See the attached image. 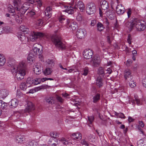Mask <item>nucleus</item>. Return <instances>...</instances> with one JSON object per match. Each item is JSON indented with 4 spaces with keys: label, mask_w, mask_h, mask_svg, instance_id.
<instances>
[{
    "label": "nucleus",
    "mask_w": 146,
    "mask_h": 146,
    "mask_svg": "<svg viewBox=\"0 0 146 146\" xmlns=\"http://www.w3.org/2000/svg\"><path fill=\"white\" fill-rule=\"evenodd\" d=\"M101 6L102 9L104 10L107 9L109 7L108 3L105 1H102Z\"/></svg>",
    "instance_id": "a878e982"
},
{
    "label": "nucleus",
    "mask_w": 146,
    "mask_h": 146,
    "mask_svg": "<svg viewBox=\"0 0 146 146\" xmlns=\"http://www.w3.org/2000/svg\"><path fill=\"white\" fill-rule=\"evenodd\" d=\"M19 39L23 43H25L27 41V38L25 34L23 33H19L17 35Z\"/></svg>",
    "instance_id": "6ab92c4d"
},
{
    "label": "nucleus",
    "mask_w": 146,
    "mask_h": 146,
    "mask_svg": "<svg viewBox=\"0 0 146 146\" xmlns=\"http://www.w3.org/2000/svg\"><path fill=\"white\" fill-rule=\"evenodd\" d=\"M96 83L97 85L100 88L103 85V80L101 77L98 76L97 78Z\"/></svg>",
    "instance_id": "b1692460"
},
{
    "label": "nucleus",
    "mask_w": 146,
    "mask_h": 146,
    "mask_svg": "<svg viewBox=\"0 0 146 146\" xmlns=\"http://www.w3.org/2000/svg\"><path fill=\"white\" fill-rule=\"evenodd\" d=\"M30 1V3L31 4H35L36 3V2L38 4V6L39 7H40L42 5V3L41 2V0H36V1L35 0H33V1H31L30 0V1Z\"/></svg>",
    "instance_id": "58836bf2"
},
{
    "label": "nucleus",
    "mask_w": 146,
    "mask_h": 146,
    "mask_svg": "<svg viewBox=\"0 0 146 146\" xmlns=\"http://www.w3.org/2000/svg\"><path fill=\"white\" fill-rule=\"evenodd\" d=\"M36 56L33 53L30 52L28 55L27 60L30 62H33L34 59V57Z\"/></svg>",
    "instance_id": "c85d7f7f"
},
{
    "label": "nucleus",
    "mask_w": 146,
    "mask_h": 146,
    "mask_svg": "<svg viewBox=\"0 0 146 146\" xmlns=\"http://www.w3.org/2000/svg\"><path fill=\"white\" fill-rule=\"evenodd\" d=\"M88 68H84L83 70V72L82 73V75L85 76H86L88 73Z\"/></svg>",
    "instance_id": "a19ab883"
},
{
    "label": "nucleus",
    "mask_w": 146,
    "mask_h": 146,
    "mask_svg": "<svg viewBox=\"0 0 146 146\" xmlns=\"http://www.w3.org/2000/svg\"><path fill=\"white\" fill-rule=\"evenodd\" d=\"M51 40L56 48L61 50L66 49L65 44L62 42L61 38L57 34L53 35L52 36Z\"/></svg>",
    "instance_id": "20e7f679"
},
{
    "label": "nucleus",
    "mask_w": 146,
    "mask_h": 146,
    "mask_svg": "<svg viewBox=\"0 0 146 146\" xmlns=\"http://www.w3.org/2000/svg\"><path fill=\"white\" fill-rule=\"evenodd\" d=\"M46 102L49 104H52L55 103L54 98L52 97H49L46 100Z\"/></svg>",
    "instance_id": "c756f323"
},
{
    "label": "nucleus",
    "mask_w": 146,
    "mask_h": 146,
    "mask_svg": "<svg viewBox=\"0 0 146 146\" xmlns=\"http://www.w3.org/2000/svg\"><path fill=\"white\" fill-rule=\"evenodd\" d=\"M124 76L126 80L129 81L131 80L132 78L131 71L129 69H126L124 71Z\"/></svg>",
    "instance_id": "2eb2a0df"
},
{
    "label": "nucleus",
    "mask_w": 146,
    "mask_h": 146,
    "mask_svg": "<svg viewBox=\"0 0 146 146\" xmlns=\"http://www.w3.org/2000/svg\"><path fill=\"white\" fill-rule=\"evenodd\" d=\"M127 25L130 28L131 30L135 29L137 30L141 31L144 30L146 27L145 22L142 20H134L133 22L127 23Z\"/></svg>",
    "instance_id": "f03ea898"
},
{
    "label": "nucleus",
    "mask_w": 146,
    "mask_h": 146,
    "mask_svg": "<svg viewBox=\"0 0 146 146\" xmlns=\"http://www.w3.org/2000/svg\"><path fill=\"white\" fill-rule=\"evenodd\" d=\"M71 138L74 140L80 139H82V134L79 133H73L71 136Z\"/></svg>",
    "instance_id": "4be33fe9"
},
{
    "label": "nucleus",
    "mask_w": 146,
    "mask_h": 146,
    "mask_svg": "<svg viewBox=\"0 0 146 146\" xmlns=\"http://www.w3.org/2000/svg\"><path fill=\"white\" fill-rule=\"evenodd\" d=\"M138 67V65L137 64H135L134 65H133L132 67V68L134 70H136Z\"/></svg>",
    "instance_id": "69168bd1"
},
{
    "label": "nucleus",
    "mask_w": 146,
    "mask_h": 146,
    "mask_svg": "<svg viewBox=\"0 0 146 146\" xmlns=\"http://www.w3.org/2000/svg\"><path fill=\"white\" fill-rule=\"evenodd\" d=\"M9 94V91L6 89H2L0 90V97L5 98Z\"/></svg>",
    "instance_id": "aec40b11"
},
{
    "label": "nucleus",
    "mask_w": 146,
    "mask_h": 146,
    "mask_svg": "<svg viewBox=\"0 0 146 146\" xmlns=\"http://www.w3.org/2000/svg\"><path fill=\"white\" fill-rule=\"evenodd\" d=\"M132 63V61L130 59H128L126 62V64L127 66H129Z\"/></svg>",
    "instance_id": "5fc2aeb1"
},
{
    "label": "nucleus",
    "mask_w": 146,
    "mask_h": 146,
    "mask_svg": "<svg viewBox=\"0 0 146 146\" xmlns=\"http://www.w3.org/2000/svg\"><path fill=\"white\" fill-rule=\"evenodd\" d=\"M134 99L132 98H130L129 100V102L130 104L131 103L133 104L135 103L137 105H141L142 104V100L139 99L137 96L135 95L134 96Z\"/></svg>",
    "instance_id": "9b49d317"
},
{
    "label": "nucleus",
    "mask_w": 146,
    "mask_h": 146,
    "mask_svg": "<svg viewBox=\"0 0 146 146\" xmlns=\"http://www.w3.org/2000/svg\"><path fill=\"white\" fill-rule=\"evenodd\" d=\"M88 121L90 124H91L94 119V117L93 116L88 117Z\"/></svg>",
    "instance_id": "09e8293b"
},
{
    "label": "nucleus",
    "mask_w": 146,
    "mask_h": 146,
    "mask_svg": "<svg viewBox=\"0 0 146 146\" xmlns=\"http://www.w3.org/2000/svg\"><path fill=\"white\" fill-rule=\"evenodd\" d=\"M101 62L100 57L97 55H95L92 59L91 63L94 66L97 67L100 65Z\"/></svg>",
    "instance_id": "9d476101"
},
{
    "label": "nucleus",
    "mask_w": 146,
    "mask_h": 146,
    "mask_svg": "<svg viewBox=\"0 0 146 146\" xmlns=\"http://www.w3.org/2000/svg\"><path fill=\"white\" fill-rule=\"evenodd\" d=\"M100 95L99 93H96L93 97V102L96 103L98 102L100 99Z\"/></svg>",
    "instance_id": "cd10ccee"
},
{
    "label": "nucleus",
    "mask_w": 146,
    "mask_h": 146,
    "mask_svg": "<svg viewBox=\"0 0 146 146\" xmlns=\"http://www.w3.org/2000/svg\"><path fill=\"white\" fill-rule=\"evenodd\" d=\"M81 143L82 145H84L86 146H88V144L87 143V142L84 139L82 140L81 141Z\"/></svg>",
    "instance_id": "3c124183"
},
{
    "label": "nucleus",
    "mask_w": 146,
    "mask_h": 146,
    "mask_svg": "<svg viewBox=\"0 0 146 146\" xmlns=\"http://www.w3.org/2000/svg\"><path fill=\"white\" fill-rule=\"evenodd\" d=\"M34 108L32 103L31 102H29L27 103V106L26 107L25 111L26 112H29L34 110Z\"/></svg>",
    "instance_id": "412c9836"
},
{
    "label": "nucleus",
    "mask_w": 146,
    "mask_h": 146,
    "mask_svg": "<svg viewBox=\"0 0 146 146\" xmlns=\"http://www.w3.org/2000/svg\"><path fill=\"white\" fill-rule=\"evenodd\" d=\"M142 83L143 86L146 88V78L143 79Z\"/></svg>",
    "instance_id": "4d7b16f0"
},
{
    "label": "nucleus",
    "mask_w": 146,
    "mask_h": 146,
    "mask_svg": "<svg viewBox=\"0 0 146 146\" xmlns=\"http://www.w3.org/2000/svg\"><path fill=\"white\" fill-rule=\"evenodd\" d=\"M106 14L107 16H108L109 15H110L113 14V11L111 10H108V11L106 12Z\"/></svg>",
    "instance_id": "6e6d98bb"
},
{
    "label": "nucleus",
    "mask_w": 146,
    "mask_h": 146,
    "mask_svg": "<svg viewBox=\"0 0 146 146\" xmlns=\"http://www.w3.org/2000/svg\"><path fill=\"white\" fill-rule=\"evenodd\" d=\"M8 10L9 12H11L12 13H13V14H14V13H15L14 10L12 8H11L10 7H8Z\"/></svg>",
    "instance_id": "bf43d9fd"
},
{
    "label": "nucleus",
    "mask_w": 146,
    "mask_h": 146,
    "mask_svg": "<svg viewBox=\"0 0 146 146\" xmlns=\"http://www.w3.org/2000/svg\"><path fill=\"white\" fill-rule=\"evenodd\" d=\"M9 104H10L12 108H15L18 105V100L16 99H12L9 102Z\"/></svg>",
    "instance_id": "5701e85b"
},
{
    "label": "nucleus",
    "mask_w": 146,
    "mask_h": 146,
    "mask_svg": "<svg viewBox=\"0 0 146 146\" xmlns=\"http://www.w3.org/2000/svg\"><path fill=\"white\" fill-rule=\"evenodd\" d=\"M137 146H146L144 141L141 139H140L137 142Z\"/></svg>",
    "instance_id": "c9c22d12"
},
{
    "label": "nucleus",
    "mask_w": 146,
    "mask_h": 146,
    "mask_svg": "<svg viewBox=\"0 0 146 146\" xmlns=\"http://www.w3.org/2000/svg\"><path fill=\"white\" fill-rule=\"evenodd\" d=\"M9 64L8 66L11 67L12 72L16 73L15 76L18 80H21L24 78L25 74V65L23 62L19 64Z\"/></svg>",
    "instance_id": "f257e3e1"
},
{
    "label": "nucleus",
    "mask_w": 146,
    "mask_h": 146,
    "mask_svg": "<svg viewBox=\"0 0 146 146\" xmlns=\"http://www.w3.org/2000/svg\"><path fill=\"white\" fill-rule=\"evenodd\" d=\"M86 11L87 13L89 15L92 14L96 11V7L93 3H90L87 4Z\"/></svg>",
    "instance_id": "6e6552de"
},
{
    "label": "nucleus",
    "mask_w": 146,
    "mask_h": 146,
    "mask_svg": "<svg viewBox=\"0 0 146 146\" xmlns=\"http://www.w3.org/2000/svg\"><path fill=\"white\" fill-rule=\"evenodd\" d=\"M20 29L22 31L24 32H26V33L28 30V29L24 25L21 26L20 27Z\"/></svg>",
    "instance_id": "ea45409f"
},
{
    "label": "nucleus",
    "mask_w": 146,
    "mask_h": 146,
    "mask_svg": "<svg viewBox=\"0 0 146 146\" xmlns=\"http://www.w3.org/2000/svg\"><path fill=\"white\" fill-rule=\"evenodd\" d=\"M51 69L49 68H46L44 71L43 73L44 75H46L50 74L52 72Z\"/></svg>",
    "instance_id": "72a5a7b5"
},
{
    "label": "nucleus",
    "mask_w": 146,
    "mask_h": 146,
    "mask_svg": "<svg viewBox=\"0 0 146 146\" xmlns=\"http://www.w3.org/2000/svg\"><path fill=\"white\" fill-rule=\"evenodd\" d=\"M116 10L118 14H123L125 11L124 6L121 4L118 5L116 7Z\"/></svg>",
    "instance_id": "dca6fc26"
},
{
    "label": "nucleus",
    "mask_w": 146,
    "mask_h": 146,
    "mask_svg": "<svg viewBox=\"0 0 146 146\" xmlns=\"http://www.w3.org/2000/svg\"><path fill=\"white\" fill-rule=\"evenodd\" d=\"M127 13L128 18H129L131 13V9H127Z\"/></svg>",
    "instance_id": "8fccbe9b"
},
{
    "label": "nucleus",
    "mask_w": 146,
    "mask_h": 146,
    "mask_svg": "<svg viewBox=\"0 0 146 146\" xmlns=\"http://www.w3.org/2000/svg\"><path fill=\"white\" fill-rule=\"evenodd\" d=\"M51 136L54 138L57 137L58 136V133L56 132H51L50 133Z\"/></svg>",
    "instance_id": "c03bdc74"
},
{
    "label": "nucleus",
    "mask_w": 146,
    "mask_h": 146,
    "mask_svg": "<svg viewBox=\"0 0 146 146\" xmlns=\"http://www.w3.org/2000/svg\"><path fill=\"white\" fill-rule=\"evenodd\" d=\"M76 20L79 22H81L83 20V19L80 13H78L76 17Z\"/></svg>",
    "instance_id": "473e14b6"
},
{
    "label": "nucleus",
    "mask_w": 146,
    "mask_h": 146,
    "mask_svg": "<svg viewBox=\"0 0 146 146\" xmlns=\"http://www.w3.org/2000/svg\"><path fill=\"white\" fill-rule=\"evenodd\" d=\"M13 4L14 8L17 11H21L25 13L27 9V8L23 6H22L21 7V0H14Z\"/></svg>",
    "instance_id": "423d86ee"
},
{
    "label": "nucleus",
    "mask_w": 146,
    "mask_h": 146,
    "mask_svg": "<svg viewBox=\"0 0 146 146\" xmlns=\"http://www.w3.org/2000/svg\"><path fill=\"white\" fill-rule=\"evenodd\" d=\"M129 85L131 88H133L136 86L135 82L133 81H131L129 82Z\"/></svg>",
    "instance_id": "de8ad7c7"
},
{
    "label": "nucleus",
    "mask_w": 146,
    "mask_h": 146,
    "mask_svg": "<svg viewBox=\"0 0 146 146\" xmlns=\"http://www.w3.org/2000/svg\"><path fill=\"white\" fill-rule=\"evenodd\" d=\"M41 66L40 63H37L36 65L33 66V71L36 74H39L41 72Z\"/></svg>",
    "instance_id": "f3484780"
},
{
    "label": "nucleus",
    "mask_w": 146,
    "mask_h": 146,
    "mask_svg": "<svg viewBox=\"0 0 146 146\" xmlns=\"http://www.w3.org/2000/svg\"><path fill=\"white\" fill-rule=\"evenodd\" d=\"M97 29L98 31H102L105 28L103 25L100 22L98 23L96 25Z\"/></svg>",
    "instance_id": "393cba45"
},
{
    "label": "nucleus",
    "mask_w": 146,
    "mask_h": 146,
    "mask_svg": "<svg viewBox=\"0 0 146 146\" xmlns=\"http://www.w3.org/2000/svg\"><path fill=\"white\" fill-rule=\"evenodd\" d=\"M15 140L17 143L20 144L24 143L25 141V136L21 134L16 135Z\"/></svg>",
    "instance_id": "f8f14e48"
},
{
    "label": "nucleus",
    "mask_w": 146,
    "mask_h": 146,
    "mask_svg": "<svg viewBox=\"0 0 146 146\" xmlns=\"http://www.w3.org/2000/svg\"><path fill=\"white\" fill-rule=\"evenodd\" d=\"M98 72L99 74L103 75L104 74V68L102 67H100L98 70Z\"/></svg>",
    "instance_id": "37998d69"
},
{
    "label": "nucleus",
    "mask_w": 146,
    "mask_h": 146,
    "mask_svg": "<svg viewBox=\"0 0 146 146\" xmlns=\"http://www.w3.org/2000/svg\"><path fill=\"white\" fill-rule=\"evenodd\" d=\"M65 19V18L64 15H61L59 17V21L61 23H62L63 21Z\"/></svg>",
    "instance_id": "a18cd8bd"
},
{
    "label": "nucleus",
    "mask_w": 146,
    "mask_h": 146,
    "mask_svg": "<svg viewBox=\"0 0 146 146\" xmlns=\"http://www.w3.org/2000/svg\"><path fill=\"white\" fill-rule=\"evenodd\" d=\"M93 51L91 49H85L83 52V55L85 58L90 59L93 55Z\"/></svg>",
    "instance_id": "ddd939ff"
},
{
    "label": "nucleus",
    "mask_w": 146,
    "mask_h": 146,
    "mask_svg": "<svg viewBox=\"0 0 146 146\" xmlns=\"http://www.w3.org/2000/svg\"><path fill=\"white\" fill-rule=\"evenodd\" d=\"M139 125L142 127H143L144 125L143 122L142 121L139 122Z\"/></svg>",
    "instance_id": "338daca9"
},
{
    "label": "nucleus",
    "mask_w": 146,
    "mask_h": 146,
    "mask_svg": "<svg viewBox=\"0 0 146 146\" xmlns=\"http://www.w3.org/2000/svg\"><path fill=\"white\" fill-rule=\"evenodd\" d=\"M6 62V59L3 55L0 54V66H3Z\"/></svg>",
    "instance_id": "bb28decb"
},
{
    "label": "nucleus",
    "mask_w": 146,
    "mask_h": 146,
    "mask_svg": "<svg viewBox=\"0 0 146 146\" xmlns=\"http://www.w3.org/2000/svg\"><path fill=\"white\" fill-rule=\"evenodd\" d=\"M44 35V34L41 32H33L29 37V39L32 41L34 42L38 38L42 37Z\"/></svg>",
    "instance_id": "0eeeda50"
},
{
    "label": "nucleus",
    "mask_w": 146,
    "mask_h": 146,
    "mask_svg": "<svg viewBox=\"0 0 146 146\" xmlns=\"http://www.w3.org/2000/svg\"><path fill=\"white\" fill-rule=\"evenodd\" d=\"M43 22L41 19H38L35 23V25L36 26H41L43 24Z\"/></svg>",
    "instance_id": "4c0bfd02"
},
{
    "label": "nucleus",
    "mask_w": 146,
    "mask_h": 146,
    "mask_svg": "<svg viewBox=\"0 0 146 146\" xmlns=\"http://www.w3.org/2000/svg\"><path fill=\"white\" fill-rule=\"evenodd\" d=\"M86 34V31L84 29H79L76 33L77 37L80 39L83 38Z\"/></svg>",
    "instance_id": "4468645a"
},
{
    "label": "nucleus",
    "mask_w": 146,
    "mask_h": 146,
    "mask_svg": "<svg viewBox=\"0 0 146 146\" xmlns=\"http://www.w3.org/2000/svg\"><path fill=\"white\" fill-rule=\"evenodd\" d=\"M3 101L2 100H0V108H5V106H3Z\"/></svg>",
    "instance_id": "e2e57ef3"
},
{
    "label": "nucleus",
    "mask_w": 146,
    "mask_h": 146,
    "mask_svg": "<svg viewBox=\"0 0 146 146\" xmlns=\"http://www.w3.org/2000/svg\"><path fill=\"white\" fill-rule=\"evenodd\" d=\"M62 95L64 97H67L69 96V95L66 93H63L62 94Z\"/></svg>",
    "instance_id": "774afa93"
},
{
    "label": "nucleus",
    "mask_w": 146,
    "mask_h": 146,
    "mask_svg": "<svg viewBox=\"0 0 146 146\" xmlns=\"http://www.w3.org/2000/svg\"><path fill=\"white\" fill-rule=\"evenodd\" d=\"M56 141V143H53L51 144V146H56L58 144L57 140V139L54 140L53 138L50 139L49 141H48V143L49 144H51V142H53V141Z\"/></svg>",
    "instance_id": "f704fd0d"
},
{
    "label": "nucleus",
    "mask_w": 146,
    "mask_h": 146,
    "mask_svg": "<svg viewBox=\"0 0 146 146\" xmlns=\"http://www.w3.org/2000/svg\"><path fill=\"white\" fill-rule=\"evenodd\" d=\"M40 45L38 44H34L33 47V49L31 52L33 53L35 55H38L39 56L38 57L40 59L41 61H43V57L41 54L42 53V50H40V47H41Z\"/></svg>",
    "instance_id": "39448f33"
},
{
    "label": "nucleus",
    "mask_w": 146,
    "mask_h": 146,
    "mask_svg": "<svg viewBox=\"0 0 146 146\" xmlns=\"http://www.w3.org/2000/svg\"><path fill=\"white\" fill-rule=\"evenodd\" d=\"M63 6L64 8L66 9L64 10H63V11H65L69 14L71 15L73 14L74 11H76V10L78 8H79L81 12H83L84 11L85 8L84 3L81 1H79L76 3L74 7L70 6L64 5Z\"/></svg>",
    "instance_id": "7ed1b4c3"
},
{
    "label": "nucleus",
    "mask_w": 146,
    "mask_h": 146,
    "mask_svg": "<svg viewBox=\"0 0 146 146\" xmlns=\"http://www.w3.org/2000/svg\"><path fill=\"white\" fill-rule=\"evenodd\" d=\"M60 141H61L62 143L64 145H67L70 144H72V143H71L70 142L66 140L65 138H61Z\"/></svg>",
    "instance_id": "7c9ffc66"
},
{
    "label": "nucleus",
    "mask_w": 146,
    "mask_h": 146,
    "mask_svg": "<svg viewBox=\"0 0 146 146\" xmlns=\"http://www.w3.org/2000/svg\"><path fill=\"white\" fill-rule=\"evenodd\" d=\"M20 88L24 91L27 88V86L25 82H22L20 86Z\"/></svg>",
    "instance_id": "e433bc0d"
},
{
    "label": "nucleus",
    "mask_w": 146,
    "mask_h": 146,
    "mask_svg": "<svg viewBox=\"0 0 146 146\" xmlns=\"http://www.w3.org/2000/svg\"><path fill=\"white\" fill-rule=\"evenodd\" d=\"M118 117L124 119L125 118L124 115L123 113H119V114Z\"/></svg>",
    "instance_id": "052dcab7"
},
{
    "label": "nucleus",
    "mask_w": 146,
    "mask_h": 146,
    "mask_svg": "<svg viewBox=\"0 0 146 146\" xmlns=\"http://www.w3.org/2000/svg\"><path fill=\"white\" fill-rule=\"evenodd\" d=\"M131 35L130 34H128V35L127 38V41L129 43V44H131Z\"/></svg>",
    "instance_id": "603ef678"
},
{
    "label": "nucleus",
    "mask_w": 146,
    "mask_h": 146,
    "mask_svg": "<svg viewBox=\"0 0 146 146\" xmlns=\"http://www.w3.org/2000/svg\"><path fill=\"white\" fill-rule=\"evenodd\" d=\"M107 17L110 19L112 20L114 19L113 14L107 16Z\"/></svg>",
    "instance_id": "0e129e2a"
},
{
    "label": "nucleus",
    "mask_w": 146,
    "mask_h": 146,
    "mask_svg": "<svg viewBox=\"0 0 146 146\" xmlns=\"http://www.w3.org/2000/svg\"><path fill=\"white\" fill-rule=\"evenodd\" d=\"M96 23V20H93L91 21L90 23V25L91 26H94Z\"/></svg>",
    "instance_id": "13d9d810"
},
{
    "label": "nucleus",
    "mask_w": 146,
    "mask_h": 146,
    "mask_svg": "<svg viewBox=\"0 0 146 146\" xmlns=\"http://www.w3.org/2000/svg\"><path fill=\"white\" fill-rule=\"evenodd\" d=\"M32 82H33V80H32L31 78H28L26 80V82L28 84H32Z\"/></svg>",
    "instance_id": "864d4df0"
},
{
    "label": "nucleus",
    "mask_w": 146,
    "mask_h": 146,
    "mask_svg": "<svg viewBox=\"0 0 146 146\" xmlns=\"http://www.w3.org/2000/svg\"><path fill=\"white\" fill-rule=\"evenodd\" d=\"M39 79H40V78H37L34 81L33 80L32 84L35 85L39 84L41 82V81H40V80H39Z\"/></svg>",
    "instance_id": "79ce46f5"
},
{
    "label": "nucleus",
    "mask_w": 146,
    "mask_h": 146,
    "mask_svg": "<svg viewBox=\"0 0 146 146\" xmlns=\"http://www.w3.org/2000/svg\"><path fill=\"white\" fill-rule=\"evenodd\" d=\"M37 143L34 140H32L29 142L27 146H37Z\"/></svg>",
    "instance_id": "2f4dec72"
},
{
    "label": "nucleus",
    "mask_w": 146,
    "mask_h": 146,
    "mask_svg": "<svg viewBox=\"0 0 146 146\" xmlns=\"http://www.w3.org/2000/svg\"><path fill=\"white\" fill-rule=\"evenodd\" d=\"M46 17L48 19L51 16L52 8L51 7H47L45 10Z\"/></svg>",
    "instance_id": "a211bd4d"
},
{
    "label": "nucleus",
    "mask_w": 146,
    "mask_h": 146,
    "mask_svg": "<svg viewBox=\"0 0 146 146\" xmlns=\"http://www.w3.org/2000/svg\"><path fill=\"white\" fill-rule=\"evenodd\" d=\"M113 38V36H112L111 35H108L107 37V41L110 44L111 42V39Z\"/></svg>",
    "instance_id": "49530a36"
},
{
    "label": "nucleus",
    "mask_w": 146,
    "mask_h": 146,
    "mask_svg": "<svg viewBox=\"0 0 146 146\" xmlns=\"http://www.w3.org/2000/svg\"><path fill=\"white\" fill-rule=\"evenodd\" d=\"M56 99L58 101L60 102H63L62 99L59 96H58L56 97Z\"/></svg>",
    "instance_id": "680f3d73"
},
{
    "label": "nucleus",
    "mask_w": 146,
    "mask_h": 146,
    "mask_svg": "<svg viewBox=\"0 0 146 146\" xmlns=\"http://www.w3.org/2000/svg\"><path fill=\"white\" fill-rule=\"evenodd\" d=\"M66 27L68 28L71 29L72 31H75L77 27L76 23L72 19L67 20Z\"/></svg>",
    "instance_id": "1a4fd4ad"
}]
</instances>
